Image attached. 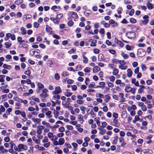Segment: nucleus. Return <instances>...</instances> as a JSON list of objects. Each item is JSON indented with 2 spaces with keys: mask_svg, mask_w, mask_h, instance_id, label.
<instances>
[{
  "mask_svg": "<svg viewBox=\"0 0 154 154\" xmlns=\"http://www.w3.org/2000/svg\"><path fill=\"white\" fill-rule=\"evenodd\" d=\"M126 36L130 39H132L135 38L136 34L135 33L132 31L128 32L126 34Z\"/></svg>",
  "mask_w": 154,
  "mask_h": 154,
  "instance_id": "nucleus-1",
  "label": "nucleus"
},
{
  "mask_svg": "<svg viewBox=\"0 0 154 154\" xmlns=\"http://www.w3.org/2000/svg\"><path fill=\"white\" fill-rule=\"evenodd\" d=\"M146 54V52L143 49L140 48L137 50V55L139 57H143Z\"/></svg>",
  "mask_w": 154,
  "mask_h": 154,
  "instance_id": "nucleus-2",
  "label": "nucleus"
},
{
  "mask_svg": "<svg viewBox=\"0 0 154 154\" xmlns=\"http://www.w3.org/2000/svg\"><path fill=\"white\" fill-rule=\"evenodd\" d=\"M62 90L59 86L56 87L55 88V91H52L53 94H57L61 93Z\"/></svg>",
  "mask_w": 154,
  "mask_h": 154,
  "instance_id": "nucleus-3",
  "label": "nucleus"
},
{
  "mask_svg": "<svg viewBox=\"0 0 154 154\" xmlns=\"http://www.w3.org/2000/svg\"><path fill=\"white\" fill-rule=\"evenodd\" d=\"M113 124L112 125L117 127H119L120 125L118 119H113Z\"/></svg>",
  "mask_w": 154,
  "mask_h": 154,
  "instance_id": "nucleus-4",
  "label": "nucleus"
},
{
  "mask_svg": "<svg viewBox=\"0 0 154 154\" xmlns=\"http://www.w3.org/2000/svg\"><path fill=\"white\" fill-rule=\"evenodd\" d=\"M45 30L46 32L49 34L51 35L52 33V28L49 26L46 25Z\"/></svg>",
  "mask_w": 154,
  "mask_h": 154,
  "instance_id": "nucleus-5",
  "label": "nucleus"
},
{
  "mask_svg": "<svg viewBox=\"0 0 154 154\" xmlns=\"http://www.w3.org/2000/svg\"><path fill=\"white\" fill-rule=\"evenodd\" d=\"M50 20L52 21L55 24H58L60 22V20H59L57 18H55L54 17H50Z\"/></svg>",
  "mask_w": 154,
  "mask_h": 154,
  "instance_id": "nucleus-6",
  "label": "nucleus"
},
{
  "mask_svg": "<svg viewBox=\"0 0 154 154\" xmlns=\"http://www.w3.org/2000/svg\"><path fill=\"white\" fill-rule=\"evenodd\" d=\"M146 6L149 10H151L154 8V5L150 3L149 2V1H147Z\"/></svg>",
  "mask_w": 154,
  "mask_h": 154,
  "instance_id": "nucleus-7",
  "label": "nucleus"
},
{
  "mask_svg": "<svg viewBox=\"0 0 154 154\" xmlns=\"http://www.w3.org/2000/svg\"><path fill=\"white\" fill-rule=\"evenodd\" d=\"M54 62L51 59L48 60L46 63L47 65L49 67H51L54 65Z\"/></svg>",
  "mask_w": 154,
  "mask_h": 154,
  "instance_id": "nucleus-8",
  "label": "nucleus"
},
{
  "mask_svg": "<svg viewBox=\"0 0 154 154\" xmlns=\"http://www.w3.org/2000/svg\"><path fill=\"white\" fill-rule=\"evenodd\" d=\"M147 153H149V154H152L153 153V151L152 150L146 149H144L143 151H142L141 152V154H145Z\"/></svg>",
  "mask_w": 154,
  "mask_h": 154,
  "instance_id": "nucleus-9",
  "label": "nucleus"
},
{
  "mask_svg": "<svg viewBox=\"0 0 154 154\" xmlns=\"http://www.w3.org/2000/svg\"><path fill=\"white\" fill-rule=\"evenodd\" d=\"M70 15L71 17L73 18L77 19L78 18V16L77 13L75 12H71Z\"/></svg>",
  "mask_w": 154,
  "mask_h": 154,
  "instance_id": "nucleus-10",
  "label": "nucleus"
},
{
  "mask_svg": "<svg viewBox=\"0 0 154 154\" xmlns=\"http://www.w3.org/2000/svg\"><path fill=\"white\" fill-rule=\"evenodd\" d=\"M127 72H128L127 74V76L129 77H131L133 73L132 70L130 69H128L127 70Z\"/></svg>",
  "mask_w": 154,
  "mask_h": 154,
  "instance_id": "nucleus-11",
  "label": "nucleus"
},
{
  "mask_svg": "<svg viewBox=\"0 0 154 154\" xmlns=\"http://www.w3.org/2000/svg\"><path fill=\"white\" fill-rule=\"evenodd\" d=\"M104 60V57L102 54H100L98 55V60L99 61H103Z\"/></svg>",
  "mask_w": 154,
  "mask_h": 154,
  "instance_id": "nucleus-12",
  "label": "nucleus"
},
{
  "mask_svg": "<svg viewBox=\"0 0 154 154\" xmlns=\"http://www.w3.org/2000/svg\"><path fill=\"white\" fill-rule=\"evenodd\" d=\"M65 142V140L63 138H61L59 139V145H63Z\"/></svg>",
  "mask_w": 154,
  "mask_h": 154,
  "instance_id": "nucleus-13",
  "label": "nucleus"
},
{
  "mask_svg": "<svg viewBox=\"0 0 154 154\" xmlns=\"http://www.w3.org/2000/svg\"><path fill=\"white\" fill-rule=\"evenodd\" d=\"M127 112L125 110L123 111L121 114V116L122 118L125 119L127 117Z\"/></svg>",
  "mask_w": 154,
  "mask_h": 154,
  "instance_id": "nucleus-14",
  "label": "nucleus"
},
{
  "mask_svg": "<svg viewBox=\"0 0 154 154\" xmlns=\"http://www.w3.org/2000/svg\"><path fill=\"white\" fill-rule=\"evenodd\" d=\"M100 68L98 66H95L93 69V72H97L100 70Z\"/></svg>",
  "mask_w": 154,
  "mask_h": 154,
  "instance_id": "nucleus-15",
  "label": "nucleus"
},
{
  "mask_svg": "<svg viewBox=\"0 0 154 154\" xmlns=\"http://www.w3.org/2000/svg\"><path fill=\"white\" fill-rule=\"evenodd\" d=\"M20 30H21V34L22 35H24L26 34V30L25 29V28L23 27H21L20 28Z\"/></svg>",
  "mask_w": 154,
  "mask_h": 154,
  "instance_id": "nucleus-16",
  "label": "nucleus"
},
{
  "mask_svg": "<svg viewBox=\"0 0 154 154\" xmlns=\"http://www.w3.org/2000/svg\"><path fill=\"white\" fill-rule=\"evenodd\" d=\"M20 45H21L20 47H23L26 48V50L27 51L28 49V45L26 43L21 44Z\"/></svg>",
  "mask_w": 154,
  "mask_h": 154,
  "instance_id": "nucleus-17",
  "label": "nucleus"
},
{
  "mask_svg": "<svg viewBox=\"0 0 154 154\" xmlns=\"http://www.w3.org/2000/svg\"><path fill=\"white\" fill-rule=\"evenodd\" d=\"M32 139L36 143L38 144L40 142V141L38 139H36V137L35 136L32 137Z\"/></svg>",
  "mask_w": 154,
  "mask_h": 154,
  "instance_id": "nucleus-18",
  "label": "nucleus"
},
{
  "mask_svg": "<svg viewBox=\"0 0 154 154\" xmlns=\"http://www.w3.org/2000/svg\"><path fill=\"white\" fill-rule=\"evenodd\" d=\"M51 111L48 110L45 113V114L48 116V118H50L52 117L51 115Z\"/></svg>",
  "mask_w": 154,
  "mask_h": 154,
  "instance_id": "nucleus-19",
  "label": "nucleus"
},
{
  "mask_svg": "<svg viewBox=\"0 0 154 154\" xmlns=\"http://www.w3.org/2000/svg\"><path fill=\"white\" fill-rule=\"evenodd\" d=\"M119 71L117 69L115 68L113 69V72H112V74L114 75H116L118 73Z\"/></svg>",
  "mask_w": 154,
  "mask_h": 154,
  "instance_id": "nucleus-20",
  "label": "nucleus"
},
{
  "mask_svg": "<svg viewBox=\"0 0 154 154\" xmlns=\"http://www.w3.org/2000/svg\"><path fill=\"white\" fill-rule=\"evenodd\" d=\"M118 139V136H117L114 137V139L113 140L112 143L116 145L117 144Z\"/></svg>",
  "mask_w": 154,
  "mask_h": 154,
  "instance_id": "nucleus-21",
  "label": "nucleus"
},
{
  "mask_svg": "<svg viewBox=\"0 0 154 154\" xmlns=\"http://www.w3.org/2000/svg\"><path fill=\"white\" fill-rule=\"evenodd\" d=\"M121 55L125 59H127L129 57L128 54H125L123 52L122 53Z\"/></svg>",
  "mask_w": 154,
  "mask_h": 154,
  "instance_id": "nucleus-22",
  "label": "nucleus"
},
{
  "mask_svg": "<svg viewBox=\"0 0 154 154\" xmlns=\"http://www.w3.org/2000/svg\"><path fill=\"white\" fill-rule=\"evenodd\" d=\"M37 85L38 87V88L42 89L44 87V85L41 82H38V83Z\"/></svg>",
  "mask_w": 154,
  "mask_h": 154,
  "instance_id": "nucleus-23",
  "label": "nucleus"
},
{
  "mask_svg": "<svg viewBox=\"0 0 154 154\" xmlns=\"http://www.w3.org/2000/svg\"><path fill=\"white\" fill-rule=\"evenodd\" d=\"M83 58L84 59V60H83V62L85 63H87L88 62V59L84 55H83Z\"/></svg>",
  "mask_w": 154,
  "mask_h": 154,
  "instance_id": "nucleus-24",
  "label": "nucleus"
},
{
  "mask_svg": "<svg viewBox=\"0 0 154 154\" xmlns=\"http://www.w3.org/2000/svg\"><path fill=\"white\" fill-rule=\"evenodd\" d=\"M82 69V65L81 64L78 65L75 68V71H78L81 70Z\"/></svg>",
  "mask_w": 154,
  "mask_h": 154,
  "instance_id": "nucleus-25",
  "label": "nucleus"
},
{
  "mask_svg": "<svg viewBox=\"0 0 154 154\" xmlns=\"http://www.w3.org/2000/svg\"><path fill=\"white\" fill-rule=\"evenodd\" d=\"M5 111V109L3 106L1 105L0 108V114H2V112H4Z\"/></svg>",
  "mask_w": 154,
  "mask_h": 154,
  "instance_id": "nucleus-26",
  "label": "nucleus"
},
{
  "mask_svg": "<svg viewBox=\"0 0 154 154\" xmlns=\"http://www.w3.org/2000/svg\"><path fill=\"white\" fill-rule=\"evenodd\" d=\"M5 45L6 46V48H9L11 46L12 44L11 43L6 42L5 43Z\"/></svg>",
  "mask_w": 154,
  "mask_h": 154,
  "instance_id": "nucleus-27",
  "label": "nucleus"
},
{
  "mask_svg": "<svg viewBox=\"0 0 154 154\" xmlns=\"http://www.w3.org/2000/svg\"><path fill=\"white\" fill-rule=\"evenodd\" d=\"M136 20L134 18L131 17L130 19V22L131 23H134L136 22Z\"/></svg>",
  "mask_w": 154,
  "mask_h": 154,
  "instance_id": "nucleus-28",
  "label": "nucleus"
},
{
  "mask_svg": "<svg viewBox=\"0 0 154 154\" xmlns=\"http://www.w3.org/2000/svg\"><path fill=\"white\" fill-rule=\"evenodd\" d=\"M61 75L64 77L69 76V73L66 71H63L61 74Z\"/></svg>",
  "mask_w": 154,
  "mask_h": 154,
  "instance_id": "nucleus-29",
  "label": "nucleus"
},
{
  "mask_svg": "<svg viewBox=\"0 0 154 154\" xmlns=\"http://www.w3.org/2000/svg\"><path fill=\"white\" fill-rule=\"evenodd\" d=\"M5 77V75H0V82H5V80L4 79V78Z\"/></svg>",
  "mask_w": 154,
  "mask_h": 154,
  "instance_id": "nucleus-30",
  "label": "nucleus"
},
{
  "mask_svg": "<svg viewBox=\"0 0 154 154\" xmlns=\"http://www.w3.org/2000/svg\"><path fill=\"white\" fill-rule=\"evenodd\" d=\"M97 41L96 40H94V41L91 44L90 46L91 47H95L96 46V43Z\"/></svg>",
  "mask_w": 154,
  "mask_h": 154,
  "instance_id": "nucleus-31",
  "label": "nucleus"
},
{
  "mask_svg": "<svg viewBox=\"0 0 154 154\" xmlns=\"http://www.w3.org/2000/svg\"><path fill=\"white\" fill-rule=\"evenodd\" d=\"M40 96L42 98H45L47 97L48 95L47 94L42 93L40 94Z\"/></svg>",
  "mask_w": 154,
  "mask_h": 154,
  "instance_id": "nucleus-32",
  "label": "nucleus"
},
{
  "mask_svg": "<svg viewBox=\"0 0 154 154\" xmlns=\"http://www.w3.org/2000/svg\"><path fill=\"white\" fill-rule=\"evenodd\" d=\"M63 16V14H62L60 13L57 14L56 16V18H57V19H58L59 20H60V19L62 18Z\"/></svg>",
  "mask_w": 154,
  "mask_h": 154,
  "instance_id": "nucleus-33",
  "label": "nucleus"
},
{
  "mask_svg": "<svg viewBox=\"0 0 154 154\" xmlns=\"http://www.w3.org/2000/svg\"><path fill=\"white\" fill-rule=\"evenodd\" d=\"M128 91H129V92H130L133 94H135L136 92V89H135V88H131V89L128 90Z\"/></svg>",
  "mask_w": 154,
  "mask_h": 154,
  "instance_id": "nucleus-34",
  "label": "nucleus"
},
{
  "mask_svg": "<svg viewBox=\"0 0 154 154\" xmlns=\"http://www.w3.org/2000/svg\"><path fill=\"white\" fill-rule=\"evenodd\" d=\"M95 84L94 82H93L91 84H90L89 85L88 87L89 88H95Z\"/></svg>",
  "mask_w": 154,
  "mask_h": 154,
  "instance_id": "nucleus-35",
  "label": "nucleus"
},
{
  "mask_svg": "<svg viewBox=\"0 0 154 154\" xmlns=\"http://www.w3.org/2000/svg\"><path fill=\"white\" fill-rule=\"evenodd\" d=\"M53 98L54 100H55V99L59 100L60 99V96L58 95V94H57V95H54L53 96Z\"/></svg>",
  "mask_w": 154,
  "mask_h": 154,
  "instance_id": "nucleus-36",
  "label": "nucleus"
},
{
  "mask_svg": "<svg viewBox=\"0 0 154 154\" xmlns=\"http://www.w3.org/2000/svg\"><path fill=\"white\" fill-rule=\"evenodd\" d=\"M54 117L57 119L58 117V115L59 114V112L57 111H54Z\"/></svg>",
  "mask_w": 154,
  "mask_h": 154,
  "instance_id": "nucleus-37",
  "label": "nucleus"
},
{
  "mask_svg": "<svg viewBox=\"0 0 154 154\" xmlns=\"http://www.w3.org/2000/svg\"><path fill=\"white\" fill-rule=\"evenodd\" d=\"M23 2V0H17L15 2V3L16 5H18L22 3Z\"/></svg>",
  "mask_w": 154,
  "mask_h": 154,
  "instance_id": "nucleus-38",
  "label": "nucleus"
},
{
  "mask_svg": "<svg viewBox=\"0 0 154 154\" xmlns=\"http://www.w3.org/2000/svg\"><path fill=\"white\" fill-rule=\"evenodd\" d=\"M118 62V63H119L121 65H125V62L124 60H118V61H117Z\"/></svg>",
  "mask_w": 154,
  "mask_h": 154,
  "instance_id": "nucleus-39",
  "label": "nucleus"
},
{
  "mask_svg": "<svg viewBox=\"0 0 154 154\" xmlns=\"http://www.w3.org/2000/svg\"><path fill=\"white\" fill-rule=\"evenodd\" d=\"M149 20H143L142 21V23L143 25H146L149 22Z\"/></svg>",
  "mask_w": 154,
  "mask_h": 154,
  "instance_id": "nucleus-40",
  "label": "nucleus"
},
{
  "mask_svg": "<svg viewBox=\"0 0 154 154\" xmlns=\"http://www.w3.org/2000/svg\"><path fill=\"white\" fill-rule=\"evenodd\" d=\"M39 26V23L36 22H35L33 24V26L34 28H37Z\"/></svg>",
  "mask_w": 154,
  "mask_h": 154,
  "instance_id": "nucleus-41",
  "label": "nucleus"
},
{
  "mask_svg": "<svg viewBox=\"0 0 154 154\" xmlns=\"http://www.w3.org/2000/svg\"><path fill=\"white\" fill-rule=\"evenodd\" d=\"M119 68L122 69L124 70L127 69V66H123L121 65H119Z\"/></svg>",
  "mask_w": 154,
  "mask_h": 154,
  "instance_id": "nucleus-42",
  "label": "nucleus"
},
{
  "mask_svg": "<svg viewBox=\"0 0 154 154\" xmlns=\"http://www.w3.org/2000/svg\"><path fill=\"white\" fill-rule=\"evenodd\" d=\"M67 24L69 26H71L73 25L74 24V22L72 20H70L68 22H67Z\"/></svg>",
  "mask_w": 154,
  "mask_h": 154,
  "instance_id": "nucleus-43",
  "label": "nucleus"
},
{
  "mask_svg": "<svg viewBox=\"0 0 154 154\" xmlns=\"http://www.w3.org/2000/svg\"><path fill=\"white\" fill-rule=\"evenodd\" d=\"M72 93L69 92H66L64 94L67 97L71 96L72 95Z\"/></svg>",
  "mask_w": 154,
  "mask_h": 154,
  "instance_id": "nucleus-44",
  "label": "nucleus"
},
{
  "mask_svg": "<svg viewBox=\"0 0 154 154\" xmlns=\"http://www.w3.org/2000/svg\"><path fill=\"white\" fill-rule=\"evenodd\" d=\"M23 145H24L22 144H20L18 145V147L19 149L20 150H21V149H23Z\"/></svg>",
  "mask_w": 154,
  "mask_h": 154,
  "instance_id": "nucleus-45",
  "label": "nucleus"
},
{
  "mask_svg": "<svg viewBox=\"0 0 154 154\" xmlns=\"http://www.w3.org/2000/svg\"><path fill=\"white\" fill-rule=\"evenodd\" d=\"M12 109L11 108H8L6 111V112L8 114V115H9L10 114V112L12 111Z\"/></svg>",
  "mask_w": 154,
  "mask_h": 154,
  "instance_id": "nucleus-46",
  "label": "nucleus"
},
{
  "mask_svg": "<svg viewBox=\"0 0 154 154\" xmlns=\"http://www.w3.org/2000/svg\"><path fill=\"white\" fill-rule=\"evenodd\" d=\"M141 67L142 70L143 71L146 70L147 69V67L144 64H142L141 65Z\"/></svg>",
  "mask_w": 154,
  "mask_h": 154,
  "instance_id": "nucleus-47",
  "label": "nucleus"
},
{
  "mask_svg": "<svg viewBox=\"0 0 154 154\" xmlns=\"http://www.w3.org/2000/svg\"><path fill=\"white\" fill-rule=\"evenodd\" d=\"M134 12V9H132L131 10L130 12L129 13V15L131 16H132L133 15Z\"/></svg>",
  "mask_w": 154,
  "mask_h": 154,
  "instance_id": "nucleus-48",
  "label": "nucleus"
},
{
  "mask_svg": "<svg viewBox=\"0 0 154 154\" xmlns=\"http://www.w3.org/2000/svg\"><path fill=\"white\" fill-rule=\"evenodd\" d=\"M55 78L57 80H59L60 79V76L58 73H56L54 75Z\"/></svg>",
  "mask_w": 154,
  "mask_h": 154,
  "instance_id": "nucleus-49",
  "label": "nucleus"
},
{
  "mask_svg": "<svg viewBox=\"0 0 154 154\" xmlns=\"http://www.w3.org/2000/svg\"><path fill=\"white\" fill-rule=\"evenodd\" d=\"M48 139L47 136H45L44 137V138L42 140V142L45 143L48 142Z\"/></svg>",
  "mask_w": 154,
  "mask_h": 154,
  "instance_id": "nucleus-50",
  "label": "nucleus"
},
{
  "mask_svg": "<svg viewBox=\"0 0 154 154\" xmlns=\"http://www.w3.org/2000/svg\"><path fill=\"white\" fill-rule=\"evenodd\" d=\"M24 16H26L25 17L26 19L31 18L32 17V15L30 14H26L24 15Z\"/></svg>",
  "mask_w": 154,
  "mask_h": 154,
  "instance_id": "nucleus-51",
  "label": "nucleus"
},
{
  "mask_svg": "<svg viewBox=\"0 0 154 154\" xmlns=\"http://www.w3.org/2000/svg\"><path fill=\"white\" fill-rule=\"evenodd\" d=\"M76 102L78 104H82L84 103V101L83 100H77Z\"/></svg>",
  "mask_w": 154,
  "mask_h": 154,
  "instance_id": "nucleus-52",
  "label": "nucleus"
},
{
  "mask_svg": "<svg viewBox=\"0 0 154 154\" xmlns=\"http://www.w3.org/2000/svg\"><path fill=\"white\" fill-rule=\"evenodd\" d=\"M65 128L63 127H60L58 129V131L60 132H63L65 131Z\"/></svg>",
  "mask_w": 154,
  "mask_h": 154,
  "instance_id": "nucleus-53",
  "label": "nucleus"
},
{
  "mask_svg": "<svg viewBox=\"0 0 154 154\" xmlns=\"http://www.w3.org/2000/svg\"><path fill=\"white\" fill-rule=\"evenodd\" d=\"M8 67H11L10 65H8L6 64H4L3 65V67L5 69H9L10 68H8Z\"/></svg>",
  "mask_w": 154,
  "mask_h": 154,
  "instance_id": "nucleus-54",
  "label": "nucleus"
},
{
  "mask_svg": "<svg viewBox=\"0 0 154 154\" xmlns=\"http://www.w3.org/2000/svg\"><path fill=\"white\" fill-rule=\"evenodd\" d=\"M121 23L123 24H127L128 23V22L127 20L126 19L124 18L121 22Z\"/></svg>",
  "mask_w": 154,
  "mask_h": 154,
  "instance_id": "nucleus-55",
  "label": "nucleus"
},
{
  "mask_svg": "<svg viewBox=\"0 0 154 154\" xmlns=\"http://www.w3.org/2000/svg\"><path fill=\"white\" fill-rule=\"evenodd\" d=\"M31 71L29 69H28L24 72L25 74L26 75H28L29 76H30V75L31 74Z\"/></svg>",
  "mask_w": 154,
  "mask_h": 154,
  "instance_id": "nucleus-56",
  "label": "nucleus"
},
{
  "mask_svg": "<svg viewBox=\"0 0 154 154\" xmlns=\"http://www.w3.org/2000/svg\"><path fill=\"white\" fill-rule=\"evenodd\" d=\"M66 127L68 130H72L73 128V126L70 125H67Z\"/></svg>",
  "mask_w": 154,
  "mask_h": 154,
  "instance_id": "nucleus-57",
  "label": "nucleus"
},
{
  "mask_svg": "<svg viewBox=\"0 0 154 154\" xmlns=\"http://www.w3.org/2000/svg\"><path fill=\"white\" fill-rule=\"evenodd\" d=\"M125 134V132L124 131H120L119 132L120 135L122 137H124Z\"/></svg>",
  "mask_w": 154,
  "mask_h": 154,
  "instance_id": "nucleus-58",
  "label": "nucleus"
},
{
  "mask_svg": "<svg viewBox=\"0 0 154 154\" xmlns=\"http://www.w3.org/2000/svg\"><path fill=\"white\" fill-rule=\"evenodd\" d=\"M106 132V130L105 129H102L101 130H100V131H99V134H101V135H103V134H104Z\"/></svg>",
  "mask_w": 154,
  "mask_h": 154,
  "instance_id": "nucleus-59",
  "label": "nucleus"
},
{
  "mask_svg": "<svg viewBox=\"0 0 154 154\" xmlns=\"http://www.w3.org/2000/svg\"><path fill=\"white\" fill-rule=\"evenodd\" d=\"M112 116L114 119H117L118 117V115L116 112H113V113Z\"/></svg>",
  "mask_w": 154,
  "mask_h": 154,
  "instance_id": "nucleus-60",
  "label": "nucleus"
},
{
  "mask_svg": "<svg viewBox=\"0 0 154 154\" xmlns=\"http://www.w3.org/2000/svg\"><path fill=\"white\" fill-rule=\"evenodd\" d=\"M109 52L111 54H116V52L115 50H113V49L109 50Z\"/></svg>",
  "mask_w": 154,
  "mask_h": 154,
  "instance_id": "nucleus-61",
  "label": "nucleus"
},
{
  "mask_svg": "<svg viewBox=\"0 0 154 154\" xmlns=\"http://www.w3.org/2000/svg\"><path fill=\"white\" fill-rule=\"evenodd\" d=\"M50 145V142H48L46 143H45L44 144V146L46 147L47 148L49 147Z\"/></svg>",
  "mask_w": 154,
  "mask_h": 154,
  "instance_id": "nucleus-62",
  "label": "nucleus"
},
{
  "mask_svg": "<svg viewBox=\"0 0 154 154\" xmlns=\"http://www.w3.org/2000/svg\"><path fill=\"white\" fill-rule=\"evenodd\" d=\"M94 52L95 54H98L100 52V50L97 48H95L94 50Z\"/></svg>",
  "mask_w": 154,
  "mask_h": 154,
  "instance_id": "nucleus-63",
  "label": "nucleus"
},
{
  "mask_svg": "<svg viewBox=\"0 0 154 154\" xmlns=\"http://www.w3.org/2000/svg\"><path fill=\"white\" fill-rule=\"evenodd\" d=\"M110 80L112 82H113L115 80V77L113 76H112L109 77Z\"/></svg>",
  "mask_w": 154,
  "mask_h": 154,
  "instance_id": "nucleus-64",
  "label": "nucleus"
}]
</instances>
